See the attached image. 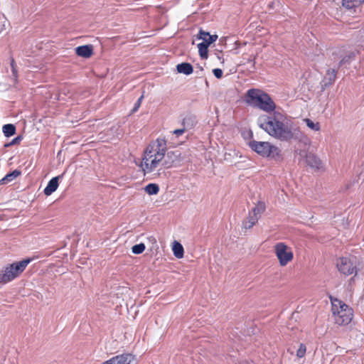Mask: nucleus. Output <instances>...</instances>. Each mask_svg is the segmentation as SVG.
Here are the masks:
<instances>
[{
	"label": "nucleus",
	"mask_w": 364,
	"mask_h": 364,
	"mask_svg": "<svg viewBox=\"0 0 364 364\" xmlns=\"http://www.w3.org/2000/svg\"><path fill=\"white\" fill-rule=\"evenodd\" d=\"M21 175V171L18 170H14L11 173H7L1 181V184H6L12 181H14L15 178H16L18 176Z\"/></svg>",
	"instance_id": "nucleus-16"
},
{
	"label": "nucleus",
	"mask_w": 364,
	"mask_h": 364,
	"mask_svg": "<svg viewBox=\"0 0 364 364\" xmlns=\"http://www.w3.org/2000/svg\"><path fill=\"white\" fill-rule=\"evenodd\" d=\"M331 312L335 323L347 326L354 316L353 309L341 299L331 297Z\"/></svg>",
	"instance_id": "nucleus-4"
},
{
	"label": "nucleus",
	"mask_w": 364,
	"mask_h": 364,
	"mask_svg": "<svg viewBox=\"0 0 364 364\" xmlns=\"http://www.w3.org/2000/svg\"><path fill=\"white\" fill-rule=\"evenodd\" d=\"M247 102L254 107L265 112L271 113L275 111L276 105L271 97L259 89H250L247 92Z\"/></svg>",
	"instance_id": "nucleus-3"
},
{
	"label": "nucleus",
	"mask_w": 364,
	"mask_h": 364,
	"mask_svg": "<svg viewBox=\"0 0 364 364\" xmlns=\"http://www.w3.org/2000/svg\"><path fill=\"white\" fill-rule=\"evenodd\" d=\"M215 41V37H209L207 43H200L198 44V53L202 59H207L208 57V46Z\"/></svg>",
	"instance_id": "nucleus-11"
},
{
	"label": "nucleus",
	"mask_w": 364,
	"mask_h": 364,
	"mask_svg": "<svg viewBox=\"0 0 364 364\" xmlns=\"http://www.w3.org/2000/svg\"><path fill=\"white\" fill-rule=\"evenodd\" d=\"M172 250L176 257L181 259L183 257L184 250L181 243L177 241H174L173 243Z\"/></svg>",
	"instance_id": "nucleus-17"
},
{
	"label": "nucleus",
	"mask_w": 364,
	"mask_h": 364,
	"mask_svg": "<svg viewBox=\"0 0 364 364\" xmlns=\"http://www.w3.org/2000/svg\"><path fill=\"white\" fill-rule=\"evenodd\" d=\"M306 162L310 167L319 170L322 168V162L320 159L314 154H308L306 156Z\"/></svg>",
	"instance_id": "nucleus-13"
},
{
	"label": "nucleus",
	"mask_w": 364,
	"mask_h": 364,
	"mask_svg": "<svg viewBox=\"0 0 364 364\" xmlns=\"http://www.w3.org/2000/svg\"><path fill=\"white\" fill-rule=\"evenodd\" d=\"M144 98V95H142L139 99L138 100L136 101V102L135 103L134 105V107L133 109V112H135L136 111L139 107H140L141 104V102H142V100Z\"/></svg>",
	"instance_id": "nucleus-30"
},
{
	"label": "nucleus",
	"mask_w": 364,
	"mask_h": 364,
	"mask_svg": "<svg viewBox=\"0 0 364 364\" xmlns=\"http://www.w3.org/2000/svg\"><path fill=\"white\" fill-rule=\"evenodd\" d=\"M306 353V346L304 343H300L298 350H296V357L299 358H303L305 357Z\"/></svg>",
	"instance_id": "nucleus-26"
},
{
	"label": "nucleus",
	"mask_w": 364,
	"mask_h": 364,
	"mask_svg": "<svg viewBox=\"0 0 364 364\" xmlns=\"http://www.w3.org/2000/svg\"><path fill=\"white\" fill-rule=\"evenodd\" d=\"M274 252L281 267L287 266L294 259V252L291 247L283 242L274 245Z\"/></svg>",
	"instance_id": "nucleus-7"
},
{
	"label": "nucleus",
	"mask_w": 364,
	"mask_h": 364,
	"mask_svg": "<svg viewBox=\"0 0 364 364\" xmlns=\"http://www.w3.org/2000/svg\"><path fill=\"white\" fill-rule=\"evenodd\" d=\"M31 260V259H26L6 267L4 272L0 274V282L6 284L18 277L25 270Z\"/></svg>",
	"instance_id": "nucleus-5"
},
{
	"label": "nucleus",
	"mask_w": 364,
	"mask_h": 364,
	"mask_svg": "<svg viewBox=\"0 0 364 364\" xmlns=\"http://www.w3.org/2000/svg\"><path fill=\"white\" fill-rule=\"evenodd\" d=\"M59 178L60 176H56L49 181L47 186L44 189V193L46 196H50L57 190L59 186Z\"/></svg>",
	"instance_id": "nucleus-14"
},
{
	"label": "nucleus",
	"mask_w": 364,
	"mask_h": 364,
	"mask_svg": "<svg viewBox=\"0 0 364 364\" xmlns=\"http://www.w3.org/2000/svg\"><path fill=\"white\" fill-rule=\"evenodd\" d=\"M16 127L12 124H4L2 127V132L5 136L10 137L16 134Z\"/></svg>",
	"instance_id": "nucleus-21"
},
{
	"label": "nucleus",
	"mask_w": 364,
	"mask_h": 364,
	"mask_svg": "<svg viewBox=\"0 0 364 364\" xmlns=\"http://www.w3.org/2000/svg\"><path fill=\"white\" fill-rule=\"evenodd\" d=\"M306 126L311 130L315 132H318L321 129V126L319 122H314L311 119L309 118H305L303 120Z\"/></svg>",
	"instance_id": "nucleus-22"
},
{
	"label": "nucleus",
	"mask_w": 364,
	"mask_h": 364,
	"mask_svg": "<svg viewBox=\"0 0 364 364\" xmlns=\"http://www.w3.org/2000/svg\"><path fill=\"white\" fill-rule=\"evenodd\" d=\"M134 356L131 353H122L112 357L102 364H131Z\"/></svg>",
	"instance_id": "nucleus-9"
},
{
	"label": "nucleus",
	"mask_w": 364,
	"mask_h": 364,
	"mask_svg": "<svg viewBox=\"0 0 364 364\" xmlns=\"http://www.w3.org/2000/svg\"><path fill=\"white\" fill-rule=\"evenodd\" d=\"M166 151V141L161 138H158L146 146L140 165L145 174L173 166V161L167 160L165 156Z\"/></svg>",
	"instance_id": "nucleus-1"
},
{
	"label": "nucleus",
	"mask_w": 364,
	"mask_h": 364,
	"mask_svg": "<svg viewBox=\"0 0 364 364\" xmlns=\"http://www.w3.org/2000/svg\"><path fill=\"white\" fill-rule=\"evenodd\" d=\"M144 190L149 195H156L159 191V187L156 183H149L145 186Z\"/></svg>",
	"instance_id": "nucleus-23"
},
{
	"label": "nucleus",
	"mask_w": 364,
	"mask_h": 364,
	"mask_svg": "<svg viewBox=\"0 0 364 364\" xmlns=\"http://www.w3.org/2000/svg\"><path fill=\"white\" fill-rule=\"evenodd\" d=\"M336 267L338 272L345 275L357 274L358 269L355 262L349 257H341L336 260Z\"/></svg>",
	"instance_id": "nucleus-8"
},
{
	"label": "nucleus",
	"mask_w": 364,
	"mask_h": 364,
	"mask_svg": "<svg viewBox=\"0 0 364 364\" xmlns=\"http://www.w3.org/2000/svg\"><path fill=\"white\" fill-rule=\"evenodd\" d=\"M339 64H340V66L342 65L343 64V60H341Z\"/></svg>",
	"instance_id": "nucleus-32"
},
{
	"label": "nucleus",
	"mask_w": 364,
	"mask_h": 364,
	"mask_svg": "<svg viewBox=\"0 0 364 364\" xmlns=\"http://www.w3.org/2000/svg\"><path fill=\"white\" fill-rule=\"evenodd\" d=\"M146 249V246L144 243H139L134 245L132 247V252L135 255L141 254Z\"/></svg>",
	"instance_id": "nucleus-25"
},
{
	"label": "nucleus",
	"mask_w": 364,
	"mask_h": 364,
	"mask_svg": "<svg viewBox=\"0 0 364 364\" xmlns=\"http://www.w3.org/2000/svg\"><path fill=\"white\" fill-rule=\"evenodd\" d=\"M176 69L178 73H183L185 75H190L193 71V66L188 63H182L177 65Z\"/></svg>",
	"instance_id": "nucleus-15"
},
{
	"label": "nucleus",
	"mask_w": 364,
	"mask_h": 364,
	"mask_svg": "<svg viewBox=\"0 0 364 364\" xmlns=\"http://www.w3.org/2000/svg\"><path fill=\"white\" fill-rule=\"evenodd\" d=\"M337 77V70L335 69H328L322 80L323 86L329 87L332 85Z\"/></svg>",
	"instance_id": "nucleus-10"
},
{
	"label": "nucleus",
	"mask_w": 364,
	"mask_h": 364,
	"mask_svg": "<svg viewBox=\"0 0 364 364\" xmlns=\"http://www.w3.org/2000/svg\"><path fill=\"white\" fill-rule=\"evenodd\" d=\"M75 53L85 58H89L93 55V46L92 45L80 46L75 48Z\"/></svg>",
	"instance_id": "nucleus-12"
},
{
	"label": "nucleus",
	"mask_w": 364,
	"mask_h": 364,
	"mask_svg": "<svg viewBox=\"0 0 364 364\" xmlns=\"http://www.w3.org/2000/svg\"><path fill=\"white\" fill-rule=\"evenodd\" d=\"M259 217H256L250 213L247 220L243 222V226L245 229H250L257 223Z\"/></svg>",
	"instance_id": "nucleus-18"
},
{
	"label": "nucleus",
	"mask_w": 364,
	"mask_h": 364,
	"mask_svg": "<svg viewBox=\"0 0 364 364\" xmlns=\"http://www.w3.org/2000/svg\"><path fill=\"white\" fill-rule=\"evenodd\" d=\"M185 132V128L178 129L173 131V134H175L177 137H178L179 136L182 135Z\"/></svg>",
	"instance_id": "nucleus-31"
},
{
	"label": "nucleus",
	"mask_w": 364,
	"mask_h": 364,
	"mask_svg": "<svg viewBox=\"0 0 364 364\" xmlns=\"http://www.w3.org/2000/svg\"><path fill=\"white\" fill-rule=\"evenodd\" d=\"M249 145L253 151L262 156L276 157L280 154V150L277 146L267 141H252Z\"/></svg>",
	"instance_id": "nucleus-6"
},
{
	"label": "nucleus",
	"mask_w": 364,
	"mask_h": 364,
	"mask_svg": "<svg viewBox=\"0 0 364 364\" xmlns=\"http://www.w3.org/2000/svg\"><path fill=\"white\" fill-rule=\"evenodd\" d=\"M266 209L265 203L263 201H259L253 208L251 213L255 215L256 217H260L261 214H262Z\"/></svg>",
	"instance_id": "nucleus-19"
},
{
	"label": "nucleus",
	"mask_w": 364,
	"mask_h": 364,
	"mask_svg": "<svg viewBox=\"0 0 364 364\" xmlns=\"http://www.w3.org/2000/svg\"><path fill=\"white\" fill-rule=\"evenodd\" d=\"M11 68L13 76L14 77L15 80H16L18 78V70H17L16 65V63H15V60L14 58H11Z\"/></svg>",
	"instance_id": "nucleus-28"
},
{
	"label": "nucleus",
	"mask_w": 364,
	"mask_h": 364,
	"mask_svg": "<svg viewBox=\"0 0 364 364\" xmlns=\"http://www.w3.org/2000/svg\"><path fill=\"white\" fill-rule=\"evenodd\" d=\"M213 73L216 78L220 79L223 77V70L220 68H215L213 70Z\"/></svg>",
	"instance_id": "nucleus-29"
},
{
	"label": "nucleus",
	"mask_w": 364,
	"mask_h": 364,
	"mask_svg": "<svg viewBox=\"0 0 364 364\" xmlns=\"http://www.w3.org/2000/svg\"><path fill=\"white\" fill-rule=\"evenodd\" d=\"M22 139H23V136L18 135L16 137H15L14 139H13L10 142L4 145V147H10V146L16 145V144H19L20 142L22 141Z\"/></svg>",
	"instance_id": "nucleus-27"
},
{
	"label": "nucleus",
	"mask_w": 364,
	"mask_h": 364,
	"mask_svg": "<svg viewBox=\"0 0 364 364\" xmlns=\"http://www.w3.org/2000/svg\"><path fill=\"white\" fill-rule=\"evenodd\" d=\"M364 0H343L342 5L347 9H351L362 4Z\"/></svg>",
	"instance_id": "nucleus-20"
},
{
	"label": "nucleus",
	"mask_w": 364,
	"mask_h": 364,
	"mask_svg": "<svg viewBox=\"0 0 364 364\" xmlns=\"http://www.w3.org/2000/svg\"><path fill=\"white\" fill-rule=\"evenodd\" d=\"M259 127L269 135L280 141H287L294 138L287 116L279 111H274L272 114L260 118Z\"/></svg>",
	"instance_id": "nucleus-2"
},
{
	"label": "nucleus",
	"mask_w": 364,
	"mask_h": 364,
	"mask_svg": "<svg viewBox=\"0 0 364 364\" xmlns=\"http://www.w3.org/2000/svg\"><path fill=\"white\" fill-rule=\"evenodd\" d=\"M209 37H213V38L215 37V41L218 39L217 35H210L209 33H208L205 31H203L201 29L200 30L199 33H198V38L203 41V43H207V41H208Z\"/></svg>",
	"instance_id": "nucleus-24"
}]
</instances>
